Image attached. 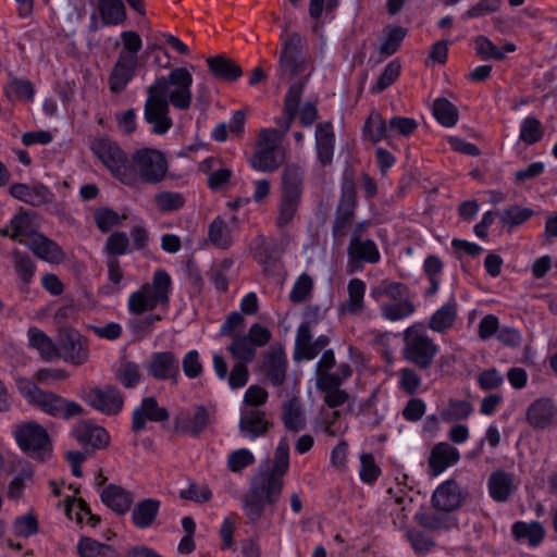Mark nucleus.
I'll return each mask as SVG.
<instances>
[{
  "label": "nucleus",
  "mask_w": 557,
  "mask_h": 557,
  "mask_svg": "<svg viewBox=\"0 0 557 557\" xmlns=\"http://www.w3.org/2000/svg\"><path fill=\"white\" fill-rule=\"evenodd\" d=\"M100 497L102 503L117 515H125L134 502L132 493L115 484L106 486Z\"/></svg>",
  "instance_id": "c756f323"
},
{
  "label": "nucleus",
  "mask_w": 557,
  "mask_h": 557,
  "mask_svg": "<svg viewBox=\"0 0 557 557\" xmlns=\"http://www.w3.org/2000/svg\"><path fill=\"white\" fill-rule=\"evenodd\" d=\"M210 72L214 77L225 82H236L242 75V67L233 60L224 55H215L207 59Z\"/></svg>",
  "instance_id": "c9c22d12"
},
{
  "label": "nucleus",
  "mask_w": 557,
  "mask_h": 557,
  "mask_svg": "<svg viewBox=\"0 0 557 557\" xmlns=\"http://www.w3.org/2000/svg\"><path fill=\"white\" fill-rule=\"evenodd\" d=\"M13 267L23 284L28 285L34 277L36 265L29 255L17 249L12 251Z\"/></svg>",
  "instance_id": "5fc2aeb1"
},
{
  "label": "nucleus",
  "mask_w": 557,
  "mask_h": 557,
  "mask_svg": "<svg viewBox=\"0 0 557 557\" xmlns=\"http://www.w3.org/2000/svg\"><path fill=\"white\" fill-rule=\"evenodd\" d=\"M282 49L278 57L277 75L281 79H292L302 74L307 69L304 55L306 41L298 33H287L285 28L281 35Z\"/></svg>",
  "instance_id": "0eeeda50"
},
{
  "label": "nucleus",
  "mask_w": 557,
  "mask_h": 557,
  "mask_svg": "<svg viewBox=\"0 0 557 557\" xmlns=\"http://www.w3.org/2000/svg\"><path fill=\"white\" fill-rule=\"evenodd\" d=\"M91 151L103 165L125 185H135V172L132 170L127 154L114 140L109 137L95 138L90 145Z\"/></svg>",
  "instance_id": "423d86ee"
},
{
  "label": "nucleus",
  "mask_w": 557,
  "mask_h": 557,
  "mask_svg": "<svg viewBox=\"0 0 557 557\" xmlns=\"http://www.w3.org/2000/svg\"><path fill=\"white\" fill-rule=\"evenodd\" d=\"M458 315V304L454 296L441 306L430 318L428 327L436 333H445L450 330Z\"/></svg>",
  "instance_id": "2f4dec72"
},
{
  "label": "nucleus",
  "mask_w": 557,
  "mask_h": 557,
  "mask_svg": "<svg viewBox=\"0 0 557 557\" xmlns=\"http://www.w3.org/2000/svg\"><path fill=\"white\" fill-rule=\"evenodd\" d=\"M138 61L126 57H117L109 76V87L113 94H121L136 75Z\"/></svg>",
  "instance_id": "5701e85b"
},
{
  "label": "nucleus",
  "mask_w": 557,
  "mask_h": 557,
  "mask_svg": "<svg viewBox=\"0 0 557 557\" xmlns=\"http://www.w3.org/2000/svg\"><path fill=\"white\" fill-rule=\"evenodd\" d=\"M473 411L472 405L467 400L449 399L448 406L441 411L445 422L466 420Z\"/></svg>",
  "instance_id": "4d7b16f0"
},
{
  "label": "nucleus",
  "mask_w": 557,
  "mask_h": 557,
  "mask_svg": "<svg viewBox=\"0 0 557 557\" xmlns=\"http://www.w3.org/2000/svg\"><path fill=\"white\" fill-rule=\"evenodd\" d=\"M406 28L401 26L391 27L383 42L380 46L379 52L385 57L394 54L399 49L400 44L406 37Z\"/></svg>",
  "instance_id": "0e129e2a"
},
{
  "label": "nucleus",
  "mask_w": 557,
  "mask_h": 557,
  "mask_svg": "<svg viewBox=\"0 0 557 557\" xmlns=\"http://www.w3.org/2000/svg\"><path fill=\"white\" fill-rule=\"evenodd\" d=\"M170 413L166 408L160 407L154 397H145L139 407L133 411L132 430L135 433L143 431L147 421L163 422L166 421Z\"/></svg>",
  "instance_id": "6ab92c4d"
},
{
  "label": "nucleus",
  "mask_w": 557,
  "mask_h": 557,
  "mask_svg": "<svg viewBox=\"0 0 557 557\" xmlns=\"http://www.w3.org/2000/svg\"><path fill=\"white\" fill-rule=\"evenodd\" d=\"M282 420L286 430L299 432L306 428V416L298 397H292L282 406Z\"/></svg>",
  "instance_id": "4c0bfd02"
},
{
  "label": "nucleus",
  "mask_w": 557,
  "mask_h": 557,
  "mask_svg": "<svg viewBox=\"0 0 557 557\" xmlns=\"http://www.w3.org/2000/svg\"><path fill=\"white\" fill-rule=\"evenodd\" d=\"M214 412H210L203 405H197L193 414L181 411L174 418V431L198 437L210 424L214 422Z\"/></svg>",
  "instance_id": "f3484780"
},
{
  "label": "nucleus",
  "mask_w": 557,
  "mask_h": 557,
  "mask_svg": "<svg viewBox=\"0 0 557 557\" xmlns=\"http://www.w3.org/2000/svg\"><path fill=\"white\" fill-rule=\"evenodd\" d=\"M459 460L460 453L456 447L447 442H440L432 447L428 459L430 473L436 476Z\"/></svg>",
  "instance_id": "412c9836"
},
{
  "label": "nucleus",
  "mask_w": 557,
  "mask_h": 557,
  "mask_svg": "<svg viewBox=\"0 0 557 557\" xmlns=\"http://www.w3.org/2000/svg\"><path fill=\"white\" fill-rule=\"evenodd\" d=\"M371 295L375 299L386 296L394 301H401L404 299H410V288L401 282L383 280L380 285L372 290Z\"/></svg>",
  "instance_id": "49530a36"
},
{
  "label": "nucleus",
  "mask_w": 557,
  "mask_h": 557,
  "mask_svg": "<svg viewBox=\"0 0 557 557\" xmlns=\"http://www.w3.org/2000/svg\"><path fill=\"white\" fill-rule=\"evenodd\" d=\"M306 81H299L292 84L284 97V114H286V119L284 120V132L289 131L292 123L298 113Z\"/></svg>",
  "instance_id": "58836bf2"
},
{
  "label": "nucleus",
  "mask_w": 557,
  "mask_h": 557,
  "mask_svg": "<svg viewBox=\"0 0 557 557\" xmlns=\"http://www.w3.org/2000/svg\"><path fill=\"white\" fill-rule=\"evenodd\" d=\"M277 476L284 478L289 469V444L286 437L281 438L274 451L271 467L263 468Z\"/></svg>",
  "instance_id": "6e6d98bb"
},
{
  "label": "nucleus",
  "mask_w": 557,
  "mask_h": 557,
  "mask_svg": "<svg viewBox=\"0 0 557 557\" xmlns=\"http://www.w3.org/2000/svg\"><path fill=\"white\" fill-rule=\"evenodd\" d=\"M317 386L324 393V403L330 408H337L349 399L348 393L339 388L341 380L333 375L325 374L322 379H318Z\"/></svg>",
  "instance_id": "f704fd0d"
},
{
  "label": "nucleus",
  "mask_w": 557,
  "mask_h": 557,
  "mask_svg": "<svg viewBox=\"0 0 557 557\" xmlns=\"http://www.w3.org/2000/svg\"><path fill=\"white\" fill-rule=\"evenodd\" d=\"M403 358L421 371L429 370L440 352V346L425 331L422 323H416L404 332Z\"/></svg>",
  "instance_id": "39448f33"
},
{
  "label": "nucleus",
  "mask_w": 557,
  "mask_h": 557,
  "mask_svg": "<svg viewBox=\"0 0 557 557\" xmlns=\"http://www.w3.org/2000/svg\"><path fill=\"white\" fill-rule=\"evenodd\" d=\"M28 345L38 351L42 360L51 361L59 357L58 344L37 326L27 330Z\"/></svg>",
  "instance_id": "72a5a7b5"
},
{
  "label": "nucleus",
  "mask_w": 557,
  "mask_h": 557,
  "mask_svg": "<svg viewBox=\"0 0 557 557\" xmlns=\"http://www.w3.org/2000/svg\"><path fill=\"white\" fill-rule=\"evenodd\" d=\"M132 170L135 174V184L138 180L147 184H158L164 180L168 172L165 156L153 148H140L131 157Z\"/></svg>",
  "instance_id": "1a4fd4ad"
},
{
  "label": "nucleus",
  "mask_w": 557,
  "mask_h": 557,
  "mask_svg": "<svg viewBox=\"0 0 557 557\" xmlns=\"http://www.w3.org/2000/svg\"><path fill=\"white\" fill-rule=\"evenodd\" d=\"M59 357L74 366L87 362L89 350L86 339L74 329L65 327L59 333Z\"/></svg>",
  "instance_id": "2eb2a0df"
},
{
  "label": "nucleus",
  "mask_w": 557,
  "mask_h": 557,
  "mask_svg": "<svg viewBox=\"0 0 557 557\" xmlns=\"http://www.w3.org/2000/svg\"><path fill=\"white\" fill-rule=\"evenodd\" d=\"M208 236L210 242L220 249H227L232 244L231 231L221 216H216L211 222Z\"/></svg>",
  "instance_id": "864d4df0"
},
{
  "label": "nucleus",
  "mask_w": 557,
  "mask_h": 557,
  "mask_svg": "<svg viewBox=\"0 0 557 557\" xmlns=\"http://www.w3.org/2000/svg\"><path fill=\"white\" fill-rule=\"evenodd\" d=\"M305 170L298 164L285 165L282 172L275 224L284 228L293 223L302 203Z\"/></svg>",
  "instance_id": "7ed1b4c3"
},
{
  "label": "nucleus",
  "mask_w": 557,
  "mask_h": 557,
  "mask_svg": "<svg viewBox=\"0 0 557 557\" xmlns=\"http://www.w3.org/2000/svg\"><path fill=\"white\" fill-rule=\"evenodd\" d=\"M349 263H377L381 259L380 250L372 239H350L347 247Z\"/></svg>",
  "instance_id": "a878e982"
},
{
  "label": "nucleus",
  "mask_w": 557,
  "mask_h": 557,
  "mask_svg": "<svg viewBox=\"0 0 557 557\" xmlns=\"http://www.w3.org/2000/svg\"><path fill=\"white\" fill-rule=\"evenodd\" d=\"M533 215L534 211L532 209L519 205H511L499 213V220L504 226L511 228L523 224Z\"/></svg>",
  "instance_id": "603ef678"
},
{
  "label": "nucleus",
  "mask_w": 557,
  "mask_h": 557,
  "mask_svg": "<svg viewBox=\"0 0 557 557\" xmlns=\"http://www.w3.org/2000/svg\"><path fill=\"white\" fill-rule=\"evenodd\" d=\"M284 478L259 467L252 474L249 488L244 496V511L251 523L262 518L265 507L275 505L282 495Z\"/></svg>",
  "instance_id": "f03ea898"
},
{
  "label": "nucleus",
  "mask_w": 557,
  "mask_h": 557,
  "mask_svg": "<svg viewBox=\"0 0 557 557\" xmlns=\"http://www.w3.org/2000/svg\"><path fill=\"white\" fill-rule=\"evenodd\" d=\"M511 535L516 542H527L531 547H537L545 539L546 531L540 521H516L511 525Z\"/></svg>",
  "instance_id": "cd10ccee"
},
{
  "label": "nucleus",
  "mask_w": 557,
  "mask_h": 557,
  "mask_svg": "<svg viewBox=\"0 0 557 557\" xmlns=\"http://www.w3.org/2000/svg\"><path fill=\"white\" fill-rule=\"evenodd\" d=\"M414 521L422 529L431 532L449 531L458 527V520L445 511L420 510L414 515Z\"/></svg>",
  "instance_id": "b1692460"
},
{
  "label": "nucleus",
  "mask_w": 557,
  "mask_h": 557,
  "mask_svg": "<svg viewBox=\"0 0 557 557\" xmlns=\"http://www.w3.org/2000/svg\"><path fill=\"white\" fill-rule=\"evenodd\" d=\"M335 149V133L331 122L318 123L315 126L317 160L322 166L331 165Z\"/></svg>",
  "instance_id": "4be33fe9"
},
{
  "label": "nucleus",
  "mask_w": 557,
  "mask_h": 557,
  "mask_svg": "<svg viewBox=\"0 0 557 557\" xmlns=\"http://www.w3.org/2000/svg\"><path fill=\"white\" fill-rule=\"evenodd\" d=\"M4 96L14 103L16 101H30L34 98V86L28 79L12 78L4 87Z\"/></svg>",
  "instance_id": "de8ad7c7"
},
{
  "label": "nucleus",
  "mask_w": 557,
  "mask_h": 557,
  "mask_svg": "<svg viewBox=\"0 0 557 557\" xmlns=\"http://www.w3.org/2000/svg\"><path fill=\"white\" fill-rule=\"evenodd\" d=\"M98 10L102 24L120 25L126 20V11L121 0H98Z\"/></svg>",
  "instance_id": "a19ab883"
},
{
  "label": "nucleus",
  "mask_w": 557,
  "mask_h": 557,
  "mask_svg": "<svg viewBox=\"0 0 557 557\" xmlns=\"http://www.w3.org/2000/svg\"><path fill=\"white\" fill-rule=\"evenodd\" d=\"M121 39L123 42V48L119 55L138 61V52L143 47V40L140 36L136 32L125 30L122 32Z\"/></svg>",
  "instance_id": "774afa93"
},
{
  "label": "nucleus",
  "mask_w": 557,
  "mask_h": 557,
  "mask_svg": "<svg viewBox=\"0 0 557 557\" xmlns=\"http://www.w3.org/2000/svg\"><path fill=\"white\" fill-rule=\"evenodd\" d=\"M418 126V122L412 117L393 116L387 124L388 140L396 136L409 137L417 131Z\"/></svg>",
  "instance_id": "bf43d9fd"
},
{
  "label": "nucleus",
  "mask_w": 557,
  "mask_h": 557,
  "mask_svg": "<svg viewBox=\"0 0 557 557\" xmlns=\"http://www.w3.org/2000/svg\"><path fill=\"white\" fill-rule=\"evenodd\" d=\"M83 399L94 409L108 416L117 414L124 405L122 393L114 386L91 387L84 392Z\"/></svg>",
  "instance_id": "dca6fc26"
},
{
  "label": "nucleus",
  "mask_w": 557,
  "mask_h": 557,
  "mask_svg": "<svg viewBox=\"0 0 557 557\" xmlns=\"http://www.w3.org/2000/svg\"><path fill=\"white\" fill-rule=\"evenodd\" d=\"M30 250L41 260L55 263L64 258L61 247L41 233H34L28 242Z\"/></svg>",
  "instance_id": "c85d7f7f"
},
{
  "label": "nucleus",
  "mask_w": 557,
  "mask_h": 557,
  "mask_svg": "<svg viewBox=\"0 0 557 557\" xmlns=\"http://www.w3.org/2000/svg\"><path fill=\"white\" fill-rule=\"evenodd\" d=\"M487 486L493 500L505 503L515 491L513 476L503 470L494 471L488 478Z\"/></svg>",
  "instance_id": "473e14b6"
},
{
  "label": "nucleus",
  "mask_w": 557,
  "mask_h": 557,
  "mask_svg": "<svg viewBox=\"0 0 557 557\" xmlns=\"http://www.w3.org/2000/svg\"><path fill=\"white\" fill-rule=\"evenodd\" d=\"M271 338L267 326L253 323L247 333L234 335L226 349L235 361L250 363L257 357V349L267 346Z\"/></svg>",
  "instance_id": "9d476101"
},
{
  "label": "nucleus",
  "mask_w": 557,
  "mask_h": 557,
  "mask_svg": "<svg viewBox=\"0 0 557 557\" xmlns=\"http://www.w3.org/2000/svg\"><path fill=\"white\" fill-rule=\"evenodd\" d=\"M432 111L436 121L445 127H453L458 122V109L446 98L435 99L433 102Z\"/></svg>",
  "instance_id": "c03bdc74"
},
{
  "label": "nucleus",
  "mask_w": 557,
  "mask_h": 557,
  "mask_svg": "<svg viewBox=\"0 0 557 557\" xmlns=\"http://www.w3.org/2000/svg\"><path fill=\"white\" fill-rule=\"evenodd\" d=\"M172 288V278L164 269H158L153 272L151 283L143 284L136 292L128 297V310L133 314H143L157 308V306H168L170 302V293Z\"/></svg>",
  "instance_id": "20e7f679"
},
{
  "label": "nucleus",
  "mask_w": 557,
  "mask_h": 557,
  "mask_svg": "<svg viewBox=\"0 0 557 557\" xmlns=\"http://www.w3.org/2000/svg\"><path fill=\"white\" fill-rule=\"evenodd\" d=\"M10 195L21 201L34 207H39L50 201L51 191L45 185L28 186L23 183H15L10 186Z\"/></svg>",
  "instance_id": "bb28decb"
},
{
  "label": "nucleus",
  "mask_w": 557,
  "mask_h": 557,
  "mask_svg": "<svg viewBox=\"0 0 557 557\" xmlns=\"http://www.w3.org/2000/svg\"><path fill=\"white\" fill-rule=\"evenodd\" d=\"M115 379L125 388H135L143 379L139 364L134 361L122 359L115 370Z\"/></svg>",
  "instance_id": "a18cd8bd"
},
{
  "label": "nucleus",
  "mask_w": 557,
  "mask_h": 557,
  "mask_svg": "<svg viewBox=\"0 0 557 557\" xmlns=\"http://www.w3.org/2000/svg\"><path fill=\"white\" fill-rule=\"evenodd\" d=\"M348 299L341 306V311L358 314L364 309L366 283L360 278H351L347 286Z\"/></svg>",
  "instance_id": "ea45409f"
},
{
  "label": "nucleus",
  "mask_w": 557,
  "mask_h": 557,
  "mask_svg": "<svg viewBox=\"0 0 557 557\" xmlns=\"http://www.w3.org/2000/svg\"><path fill=\"white\" fill-rule=\"evenodd\" d=\"M154 202L160 211L171 212L180 210L185 203V198L181 193L161 191L156 194Z\"/></svg>",
  "instance_id": "69168bd1"
},
{
  "label": "nucleus",
  "mask_w": 557,
  "mask_h": 557,
  "mask_svg": "<svg viewBox=\"0 0 557 557\" xmlns=\"http://www.w3.org/2000/svg\"><path fill=\"white\" fill-rule=\"evenodd\" d=\"M357 207V190L351 172H345L341 186V197L335 211V219L332 226L334 238L341 239L346 235V228L355 216Z\"/></svg>",
  "instance_id": "9b49d317"
},
{
  "label": "nucleus",
  "mask_w": 557,
  "mask_h": 557,
  "mask_svg": "<svg viewBox=\"0 0 557 557\" xmlns=\"http://www.w3.org/2000/svg\"><path fill=\"white\" fill-rule=\"evenodd\" d=\"M252 169L261 172H274L280 166L275 150L258 148L250 159Z\"/></svg>",
  "instance_id": "13d9d810"
},
{
  "label": "nucleus",
  "mask_w": 557,
  "mask_h": 557,
  "mask_svg": "<svg viewBox=\"0 0 557 557\" xmlns=\"http://www.w3.org/2000/svg\"><path fill=\"white\" fill-rule=\"evenodd\" d=\"M388 121L384 120L379 112H372L363 125V135L372 144L381 140L388 141Z\"/></svg>",
  "instance_id": "37998d69"
},
{
  "label": "nucleus",
  "mask_w": 557,
  "mask_h": 557,
  "mask_svg": "<svg viewBox=\"0 0 557 557\" xmlns=\"http://www.w3.org/2000/svg\"><path fill=\"white\" fill-rule=\"evenodd\" d=\"M160 500L156 498H145L137 503L132 511V522L138 529H147L154 522L159 509Z\"/></svg>",
  "instance_id": "e433bc0d"
},
{
  "label": "nucleus",
  "mask_w": 557,
  "mask_h": 557,
  "mask_svg": "<svg viewBox=\"0 0 557 557\" xmlns=\"http://www.w3.org/2000/svg\"><path fill=\"white\" fill-rule=\"evenodd\" d=\"M32 218L28 213L20 211L10 221V238L22 243V237H32Z\"/></svg>",
  "instance_id": "052dcab7"
},
{
  "label": "nucleus",
  "mask_w": 557,
  "mask_h": 557,
  "mask_svg": "<svg viewBox=\"0 0 557 557\" xmlns=\"http://www.w3.org/2000/svg\"><path fill=\"white\" fill-rule=\"evenodd\" d=\"M416 305L411 299L387 302L381 306V315L388 321H399L412 315Z\"/></svg>",
  "instance_id": "8fccbe9b"
},
{
  "label": "nucleus",
  "mask_w": 557,
  "mask_h": 557,
  "mask_svg": "<svg viewBox=\"0 0 557 557\" xmlns=\"http://www.w3.org/2000/svg\"><path fill=\"white\" fill-rule=\"evenodd\" d=\"M32 406L48 416L64 420L79 417L85 411L78 403L45 389H41Z\"/></svg>",
  "instance_id": "ddd939ff"
},
{
  "label": "nucleus",
  "mask_w": 557,
  "mask_h": 557,
  "mask_svg": "<svg viewBox=\"0 0 557 557\" xmlns=\"http://www.w3.org/2000/svg\"><path fill=\"white\" fill-rule=\"evenodd\" d=\"M193 75L185 67L173 69L168 76L157 77L147 88L144 117L152 125V133L164 135L172 127L170 104L187 110L191 104Z\"/></svg>",
  "instance_id": "f257e3e1"
},
{
  "label": "nucleus",
  "mask_w": 557,
  "mask_h": 557,
  "mask_svg": "<svg viewBox=\"0 0 557 557\" xmlns=\"http://www.w3.org/2000/svg\"><path fill=\"white\" fill-rule=\"evenodd\" d=\"M256 462L253 454L247 448H239L227 456L226 466L233 473H242L244 469Z\"/></svg>",
  "instance_id": "e2e57ef3"
},
{
  "label": "nucleus",
  "mask_w": 557,
  "mask_h": 557,
  "mask_svg": "<svg viewBox=\"0 0 557 557\" xmlns=\"http://www.w3.org/2000/svg\"><path fill=\"white\" fill-rule=\"evenodd\" d=\"M466 493L455 480H447L440 484L432 495V506L447 513L458 509L465 500Z\"/></svg>",
  "instance_id": "a211bd4d"
},
{
  "label": "nucleus",
  "mask_w": 557,
  "mask_h": 557,
  "mask_svg": "<svg viewBox=\"0 0 557 557\" xmlns=\"http://www.w3.org/2000/svg\"><path fill=\"white\" fill-rule=\"evenodd\" d=\"M545 135L542 122L535 116H527L520 124L519 139L528 146L541 141Z\"/></svg>",
  "instance_id": "09e8293b"
},
{
  "label": "nucleus",
  "mask_w": 557,
  "mask_h": 557,
  "mask_svg": "<svg viewBox=\"0 0 557 557\" xmlns=\"http://www.w3.org/2000/svg\"><path fill=\"white\" fill-rule=\"evenodd\" d=\"M527 422L533 429L544 430L557 420V407L550 398H539L527 409Z\"/></svg>",
  "instance_id": "aec40b11"
},
{
  "label": "nucleus",
  "mask_w": 557,
  "mask_h": 557,
  "mask_svg": "<svg viewBox=\"0 0 557 557\" xmlns=\"http://www.w3.org/2000/svg\"><path fill=\"white\" fill-rule=\"evenodd\" d=\"M253 258L268 271V265L274 260L276 251L275 243H268L264 236H258L253 242Z\"/></svg>",
  "instance_id": "680f3d73"
},
{
  "label": "nucleus",
  "mask_w": 557,
  "mask_h": 557,
  "mask_svg": "<svg viewBox=\"0 0 557 557\" xmlns=\"http://www.w3.org/2000/svg\"><path fill=\"white\" fill-rule=\"evenodd\" d=\"M238 426L244 437L255 440L264 435L272 423L267 420L264 411L251 409L242 414Z\"/></svg>",
  "instance_id": "393cba45"
},
{
  "label": "nucleus",
  "mask_w": 557,
  "mask_h": 557,
  "mask_svg": "<svg viewBox=\"0 0 557 557\" xmlns=\"http://www.w3.org/2000/svg\"><path fill=\"white\" fill-rule=\"evenodd\" d=\"M13 435L20 449L30 458L44 461L51 456V438L38 422L27 421L15 425Z\"/></svg>",
  "instance_id": "6e6552de"
},
{
  "label": "nucleus",
  "mask_w": 557,
  "mask_h": 557,
  "mask_svg": "<svg viewBox=\"0 0 557 557\" xmlns=\"http://www.w3.org/2000/svg\"><path fill=\"white\" fill-rule=\"evenodd\" d=\"M144 367L147 374L157 381H170L173 385L178 383L180 359L174 351H154Z\"/></svg>",
  "instance_id": "4468645a"
},
{
  "label": "nucleus",
  "mask_w": 557,
  "mask_h": 557,
  "mask_svg": "<svg viewBox=\"0 0 557 557\" xmlns=\"http://www.w3.org/2000/svg\"><path fill=\"white\" fill-rule=\"evenodd\" d=\"M76 440L83 446H91L94 449H102L109 445L110 436L107 430L88 422L81 423L75 429Z\"/></svg>",
  "instance_id": "7c9ffc66"
},
{
  "label": "nucleus",
  "mask_w": 557,
  "mask_h": 557,
  "mask_svg": "<svg viewBox=\"0 0 557 557\" xmlns=\"http://www.w3.org/2000/svg\"><path fill=\"white\" fill-rule=\"evenodd\" d=\"M405 537L410 543L413 552L419 555L429 554L436 545L433 536L416 528L406 529Z\"/></svg>",
  "instance_id": "3c124183"
},
{
  "label": "nucleus",
  "mask_w": 557,
  "mask_h": 557,
  "mask_svg": "<svg viewBox=\"0 0 557 557\" xmlns=\"http://www.w3.org/2000/svg\"><path fill=\"white\" fill-rule=\"evenodd\" d=\"M77 552L81 557H120L119 552L113 546L88 536L81 537Z\"/></svg>",
  "instance_id": "79ce46f5"
},
{
  "label": "nucleus",
  "mask_w": 557,
  "mask_h": 557,
  "mask_svg": "<svg viewBox=\"0 0 557 557\" xmlns=\"http://www.w3.org/2000/svg\"><path fill=\"white\" fill-rule=\"evenodd\" d=\"M259 370L273 386L281 387L284 385L287 377L288 360L282 344H272L263 351Z\"/></svg>",
  "instance_id": "f8f14e48"
},
{
  "label": "nucleus",
  "mask_w": 557,
  "mask_h": 557,
  "mask_svg": "<svg viewBox=\"0 0 557 557\" xmlns=\"http://www.w3.org/2000/svg\"><path fill=\"white\" fill-rule=\"evenodd\" d=\"M104 250L107 253L116 257L131 252L129 239L125 232H113L106 242Z\"/></svg>",
  "instance_id": "338daca9"
}]
</instances>
